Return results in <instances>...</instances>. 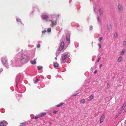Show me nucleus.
Wrapping results in <instances>:
<instances>
[{"label": "nucleus", "instance_id": "4c0bfd02", "mask_svg": "<svg viewBox=\"0 0 126 126\" xmlns=\"http://www.w3.org/2000/svg\"><path fill=\"white\" fill-rule=\"evenodd\" d=\"M97 19L98 21H99L100 20H99V19L98 17H97Z\"/></svg>", "mask_w": 126, "mask_h": 126}, {"label": "nucleus", "instance_id": "e433bc0d", "mask_svg": "<svg viewBox=\"0 0 126 126\" xmlns=\"http://www.w3.org/2000/svg\"><path fill=\"white\" fill-rule=\"evenodd\" d=\"M78 94H79V93H77V94H75V95H73V96H77V95Z\"/></svg>", "mask_w": 126, "mask_h": 126}, {"label": "nucleus", "instance_id": "7ed1b4c3", "mask_svg": "<svg viewBox=\"0 0 126 126\" xmlns=\"http://www.w3.org/2000/svg\"><path fill=\"white\" fill-rule=\"evenodd\" d=\"M66 40L68 41L67 44L69 45L70 43V35L69 33H67L66 34Z\"/></svg>", "mask_w": 126, "mask_h": 126}, {"label": "nucleus", "instance_id": "a19ab883", "mask_svg": "<svg viewBox=\"0 0 126 126\" xmlns=\"http://www.w3.org/2000/svg\"><path fill=\"white\" fill-rule=\"evenodd\" d=\"M102 66V64H100V65H99V67H100V68Z\"/></svg>", "mask_w": 126, "mask_h": 126}, {"label": "nucleus", "instance_id": "aec40b11", "mask_svg": "<svg viewBox=\"0 0 126 126\" xmlns=\"http://www.w3.org/2000/svg\"><path fill=\"white\" fill-rule=\"evenodd\" d=\"M122 59V56H120L119 57V62L121 61Z\"/></svg>", "mask_w": 126, "mask_h": 126}, {"label": "nucleus", "instance_id": "4468645a", "mask_svg": "<svg viewBox=\"0 0 126 126\" xmlns=\"http://www.w3.org/2000/svg\"><path fill=\"white\" fill-rule=\"evenodd\" d=\"M125 52V49L123 50L120 52V54L121 55H123Z\"/></svg>", "mask_w": 126, "mask_h": 126}, {"label": "nucleus", "instance_id": "2eb2a0df", "mask_svg": "<svg viewBox=\"0 0 126 126\" xmlns=\"http://www.w3.org/2000/svg\"><path fill=\"white\" fill-rule=\"evenodd\" d=\"M123 45L124 47L126 46V39H125L123 42Z\"/></svg>", "mask_w": 126, "mask_h": 126}, {"label": "nucleus", "instance_id": "473e14b6", "mask_svg": "<svg viewBox=\"0 0 126 126\" xmlns=\"http://www.w3.org/2000/svg\"><path fill=\"white\" fill-rule=\"evenodd\" d=\"M98 45L99 46V48H100L101 47V44L100 43L98 44Z\"/></svg>", "mask_w": 126, "mask_h": 126}, {"label": "nucleus", "instance_id": "bb28decb", "mask_svg": "<svg viewBox=\"0 0 126 126\" xmlns=\"http://www.w3.org/2000/svg\"><path fill=\"white\" fill-rule=\"evenodd\" d=\"M102 12L100 10L99 11V14L100 16H101L102 14Z\"/></svg>", "mask_w": 126, "mask_h": 126}, {"label": "nucleus", "instance_id": "dca6fc26", "mask_svg": "<svg viewBox=\"0 0 126 126\" xmlns=\"http://www.w3.org/2000/svg\"><path fill=\"white\" fill-rule=\"evenodd\" d=\"M123 7L121 5H119V10L122 11L123 10Z\"/></svg>", "mask_w": 126, "mask_h": 126}, {"label": "nucleus", "instance_id": "f03ea898", "mask_svg": "<svg viewBox=\"0 0 126 126\" xmlns=\"http://www.w3.org/2000/svg\"><path fill=\"white\" fill-rule=\"evenodd\" d=\"M64 42H62L60 44V46L58 49L59 51H61L64 48Z\"/></svg>", "mask_w": 126, "mask_h": 126}, {"label": "nucleus", "instance_id": "f257e3e1", "mask_svg": "<svg viewBox=\"0 0 126 126\" xmlns=\"http://www.w3.org/2000/svg\"><path fill=\"white\" fill-rule=\"evenodd\" d=\"M28 57L25 55H23L22 56V58L21 60V63H23L27 61V60L28 59Z\"/></svg>", "mask_w": 126, "mask_h": 126}, {"label": "nucleus", "instance_id": "7c9ffc66", "mask_svg": "<svg viewBox=\"0 0 126 126\" xmlns=\"http://www.w3.org/2000/svg\"><path fill=\"white\" fill-rule=\"evenodd\" d=\"M46 32H47L46 30H44V31H42V33H44Z\"/></svg>", "mask_w": 126, "mask_h": 126}, {"label": "nucleus", "instance_id": "c85d7f7f", "mask_svg": "<svg viewBox=\"0 0 126 126\" xmlns=\"http://www.w3.org/2000/svg\"><path fill=\"white\" fill-rule=\"evenodd\" d=\"M40 47V44H37V48H39Z\"/></svg>", "mask_w": 126, "mask_h": 126}, {"label": "nucleus", "instance_id": "9b49d317", "mask_svg": "<svg viewBox=\"0 0 126 126\" xmlns=\"http://www.w3.org/2000/svg\"><path fill=\"white\" fill-rule=\"evenodd\" d=\"M28 124V123L26 122H24L20 124V125L21 126H25Z\"/></svg>", "mask_w": 126, "mask_h": 126}, {"label": "nucleus", "instance_id": "37998d69", "mask_svg": "<svg viewBox=\"0 0 126 126\" xmlns=\"http://www.w3.org/2000/svg\"><path fill=\"white\" fill-rule=\"evenodd\" d=\"M57 16H58V17H59V15H57Z\"/></svg>", "mask_w": 126, "mask_h": 126}, {"label": "nucleus", "instance_id": "ea45409f", "mask_svg": "<svg viewBox=\"0 0 126 126\" xmlns=\"http://www.w3.org/2000/svg\"><path fill=\"white\" fill-rule=\"evenodd\" d=\"M107 87H109L110 86V85L109 83H108L107 84Z\"/></svg>", "mask_w": 126, "mask_h": 126}, {"label": "nucleus", "instance_id": "6e6552de", "mask_svg": "<svg viewBox=\"0 0 126 126\" xmlns=\"http://www.w3.org/2000/svg\"><path fill=\"white\" fill-rule=\"evenodd\" d=\"M46 113L42 112L40 113L39 114V116L40 117H42L43 116L46 115Z\"/></svg>", "mask_w": 126, "mask_h": 126}, {"label": "nucleus", "instance_id": "1a4fd4ad", "mask_svg": "<svg viewBox=\"0 0 126 126\" xmlns=\"http://www.w3.org/2000/svg\"><path fill=\"white\" fill-rule=\"evenodd\" d=\"M2 62L3 64H5L6 63L7 61L5 58H2Z\"/></svg>", "mask_w": 126, "mask_h": 126}, {"label": "nucleus", "instance_id": "f3484780", "mask_svg": "<svg viewBox=\"0 0 126 126\" xmlns=\"http://www.w3.org/2000/svg\"><path fill=\"white\" fill-rule=\"evenodd\" d=\"M43 18L45 19L48 17V16L47 15H44L42 16Z\"/></svg>", "mask_w": 126, "mask_h": 126}, {"label": "nucleus", "instance_id": "39448f33", "mask_svg": "<svg viewBox=\"0 0 126 126\" xmlns=\"http://www.w3.org/2000/svg\"><path fill=\"white\" fill-rule=\"evenodd\" d=\"M7 122L3 120L2 122H0V126H3L5 124L7 125Z\"/></svg>", "mask_w": 126, "mask_h": 126}, {"label": "nucleus", "instance_id": "a878e982", "mask_svg": "<svg viewBox=\"0 0 126 126\" xmlns=\"http://www.w3.org/2000/svg\"><path fill=\"white\" fill-rule=\"evenodd\" d=\"M80 102L81 103L84 104L85 103V100L84 99H82L80 101Z\"/></svg>", "mask_w": 126, "mask_h": 126}, {"label": "nucleus", "instance_id": "c9c22d12", "mask_svg": "<svg viewBox=\"0 0 126 126\" xmlns=\"http://www.w3.org/2000/svg\"><path fill=\"white\" fill-rule=\"evenodd\" d=\"M38 81V80L37 79H36L35 80V82H34V83H36V82Z\"/></svg>", "mask_w": 126, "mask_h": 126}, {"label": "nucleus", "instance_id": "423d86ee", "mask_svg": "<svg viewBox=\"0 0 126 126\" xmlns=\"http://www.w3.org/2000/svg\"><path fill=\"white\" fill-rule=\"evenodd\" d=\"M20 77L19 76H18L16 78V87H17V84L18 83H19V81L20 80Z\"/></svg>", "mask_w": 126, "mask_h": 126}, {"label": "nucleus", "instance_id": "2f4dec72", "mask_svg": "<svg viewBox=\"0 0 126 126\" xmlns=\"http://www.w3.org/2000/svg\"><path fill=\"white\" fill-rule=\"evenodd\" d=\"M57 111L56 110H54L53 111V113H54L55 114L57 112Z\"/></svg>", "mask_w": 126, "mask_h": 126}, {"label": "nucleus", "instance_id": "393cba45", "mask_svg": "<svg viewBox=\"0 0 126 126\" xmlns=\"http://www.w3.org/2000/svg\"><path fill=\"white\" fill-rule=\"evenodd\" d=\"M40 117L39 116V115H38L36 116L34 118V119H37V118H38Z\"/></svg>", "mask_w": 126, "mask_h": 126}, {"label": "nucleus", "instance_id": "20e7f679", "mask_svg": "<svg viewBox=\"0 0 126 126\" xmlns=\"http://www.w3.org/2000/svg\"><path fill=\"white\" fill-rule=\"evenodd\" d=\"M105 118V115L104 114H103L100 117V123H102Z\"/></svg>", "mask_w": 126, "mask_h": 126}, {"label": "nucleus", "instance_id": "58836bf2", "mask_svg": "<svg viewBox=\"0 0 126 126\" xmlns=\"http://www.w3.org/2000/svg\"><path fill=\"white\" fill-rule=\"evenodd\" d=\"M97 72V71L96 70H95L94 71V73L95 74H96Z\"/></svg>", "mask_w": 126, "mask_h": 126}, {"label": "nucleus", "instance_id": "a18cd8bd", "mask_svg": "<svg viewBox=\"0 0 126 126\" xmlns=\"http://www.w3.org/2000/svg\"><path fill=\"white\" fill-rule=\"evenodd\" d=\"M55 59H57V58L56 57H55Z\"/></svg>", "mask_w": 126, "mask_h": 126}, {"label": "nucleus", "instance_id": "9d476101", "mask_svg": "<svg viewBox=\"0 0 126 126\" xmlns=\"http://www.w3.org/2000/svg\"><path fill=\"white\" fill-rule=\"evenodd\" d=\"M108 29L110 31H112V28L111 25H109L107 26Z\"/></svg>", "mask_w": 126, "mask_h": 126}, {"label": "nucleus", "instance_id": "79ce46f5", "mask_svg": "<svg viewBox=\"0 0 126 126\" xmlns=\"http://www.w3.org/2000/svg\"><path fill=\"white\" fill-rule=\"evenodd\" d=\"M90 28H91L92 27V26H90Z\"/></svg>", "mask_w": 126, "mask_h": 126}, {"label": "nucleus", "instance_id": "f704fd0d", "mask_svg": "<svg viewBox=\"0 0 126 126\" xmlns=\"http://www.w3.org/2000/svg\"><path fill=\"white\" fill-rule=\"evenodd\" d=\"M101 59V58H99L98 59L97 62H98Z\"/></svg>", "mask_w": 126, "mask_h": 126}, {"label": "nucleus", "instance_id": "72a5a7b5", "mask_svg": "<svg viewBox=\"0 0 126 126\" xmlns=\"http://www.w3.org/2000/svg\"><path fill=\"white\" fill-rule=\"evenodd\" d=\"M17 21H18V22H21V20L20 19H17Z\"/></svg>", "mask_w": 126, "mask_h": 126}, {"label": "nucleus", "instance_id": "5701e85b", "mask_svg": "<svg viewBox=\"0 0 126 126\" xmlns=\"http://www.w3.org/2000/svg\"><path fill=\"white\" fill-rule=\"evenodd\" d=\"M51 28H49L47 29V31L48 32H50L51 31Z\"/></svg>", "mask_w": 126, "mask_h": 126}, {"label": "nucleus", "instance_id": "412c9836", "mask_svg": "<svg viewBox=\"0 0 126 126\" xmlns=\"http://www.w3.org/2000/svg\"><path fill=\"white\" fill-rule=\"evenodd\" d=\"M37 69L38 70H40L43 68V67L42 66H38L37 67Z\"/></svg>", "mask_w": 126, "mask_h": 126}, {"label": "nucleus", "instance_id": "6ab92c4d", "mask_svg": "<svg viewBox=\"0 0 126 126\" xmlns=\"http://www.w3.org/2000/svg\"><path fill=\"white\" fill-rule=\"evenodd\" d=\"M64 103H63L61 102L60 103L59 105H58L56 106V107H60Z\"/></svg>", "mask_w": 126, "mask_h": 126}, {"label": "nucleus", "instance_id": "c756f323", "mask_svg": "<svg viewBox=\"0 0 126 126\" xmlns=\"http://www.w3.org/2000/svg\"><path fill=\"white\" fill-rule=\"evenodd\" d=\"M126 106V101L124 104L123 105V108L124 107H125Z\"/></svg>", "mask_w": 126, "mask_h": 126}, {"label": "nucleus", "instance_id": "ddd939ff", "mask_svg": "<svg viewBox=\"0 0 126 126\" xmlns=\"http://www.w3.org/2000/svg\"><path fill=\"white\" fill-rule=\"evenodd\" d=\"M67 56L66 55H64L62 57V59L63 60H65L67 57Z\"/></svg>", "mask_w": 126, "mask_h": 126}, {"label": "nucleus", "instance_id": "0eeeda50", "mask_svg": "<svg viewBox=\"0 0 126 126\" xmlns=\"http://www.w3.org/2000/svg\"><path fill=\"white\" fill-rule=\"evenodd\" d=\"M50 21H51V23L52 24V27H53L54 26H55L56 24V21H53L52 20H49Z\"/></svg>", "mask_w": 126, "mask_h": 126}, {"label": "nucleus", "instance_id": "b1692460", "mask_svg": "<svg viewBox=\"0 0 126 126\" xmlns=\"http://www.w3.org/2000/svg\"><path fill=\"white\" fill-rule=\"evenodd\" d=\"M118 34L117 33V32H116L114 36L115 38L117 37L118 36Z\"/></svg>", "mask_w": 126, "mask_h": 126}, {"label": "nucleus", "instance_id": "c03bdc74", "mask_svg": "<svg viewBox=\"0 0 126 126\" xmlns=\"http://www.w3.org/2000/svg\"><path fill=\"white\" fill-rule=\"evenodd\" d=\"M2 71H0V73H1V72L2 71Z\"/></svg>", "mask_w": 126, "mask_h": 126}, {"label": "nucleus", "instance_id": "f8f14e48", "mask_svg": "<svg viewBox=\"0 0 126 126\" xmlns=\"http://www.w3.org/2000/svg\"><path fill=\"white\" fill-rule=\"evenodd\" d=\"M30 62L31 64H36V59H35L33 60H31L30 61Z\"/></svg>", "mask_w": 126, "mask_h": 126}, {"label": "nucleus", "instance_id": "a211bd4d", "mask_svg": "<svg viewBox=\"0 0 126 126\" xmlns=\"http://www.w3.org/2000/svg\"><path fill=\"white\" fill-rule=\"evenodd\" d=\"M59 66V64H58V63H55L54 65V67H58Z\"/></svg>", "mask_w": 126, "mask_h": 126}, {"label": "nucleus", "instance_id": "cd10ccee", "mask_svg": "<svg viewBox=\"0 0 126 126\" xmlns=\"http://www.w3.org/2000/svg\"><path fill=\"white\" fill-rule=\"evenodd\" d=\"M93 95H91L90 97V100H90L92 99H93Z\"/></svg>", "mask_w": 126, "mask_h": 126}, {"label": "nucleus", "instance_id": "4be33fe9", "mask_svg": "<svg viewBox=\"0 0 126 126\" xmlns=\"http://www.w3.org/2000/svg\"><path fill=\"white\" fill-rule=\"evenodd\" d=\"M102 39L103 37H100L98 39V40L99 42H101Z\"/></svg>", "mask_w": 126, "mask_h": 126}]
</instances>
